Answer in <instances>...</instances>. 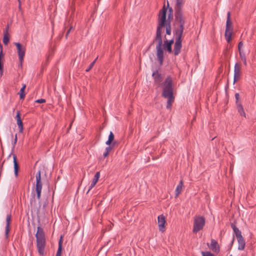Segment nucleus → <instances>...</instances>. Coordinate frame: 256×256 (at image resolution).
I'll use <instances>...</instances> for the list:
<instances>
[{"instance_id": "obj_1", "label": "nucleus", "mask_w": 256, "mask_h": 256, "mask_svg": "<svg viewBox=\"0 0 256 256\" xmlns=\"http://www.w3.org/2000/svg\"><path fill=\"white\" fill-rule=\"evenodd\" d=\"M164 13L162 14L161 16V22L160 26L157 28L156 36L154 38V41L157 42L158 44L156 46V56L157 60L160 65H162L163 64L164 56V50L162 48V40L161 36L162 32V26L164 24Z\"/></svg>"}, {"instance_id": "obj_2", "label": "nucleus", "mask_w": 256, "mask_h": 256, "mask_svg": "<svg viewBox=\"0 0 256 256\" xmlns=\"http://www.w3.org/2000/svg\"><path fill=\"white\" fill-rule=\"evenodd\" d=\"M163 92L162 95L168 98L166 108H170L172 103L174 100L173 96V83L172 78L167 77L162 84Z\"/></svg>"}, {"instance_id": "obj_3", "label": "nucleus", "mask_w": 256, "mask_h": 256, "mask_svg": "<svg viewBox=\"0 0 256 256\" xmlns=\"http://www.w3.org/2000/svg\"><path fill=\"white\" fill-rule=\"evenodd\" d=\"M36 248L39 255L43 256L44 254V250L46 246L45 234L42 228L38 226L36 234Z\"/></svg>"}, {"instance_id": "obj_4", "label": "nucleus", "mask_w": 256, "mask_h": 256, "mask_svg": "<svg viewBox=\"0 0 256 256\" xmlns=\"http://www.w3.org/2000/svg\"><path fill=\"white\" fill-rule=\"evenodd\" d=\"M166 12L167 10L165 8H163L160 12L159 14V25L158 26L157 28L160 26V22H161V16H162V14L164 13V24L162 26V32L161 34L164 32V28H166V34L168 35H170L171 34V28L170 26V20L172 18V10L171 9L170 10V14L168 16V18H166Z\"/></svg>"}, {"instance_id": "obj_5", "label": "nucleus", "mask_w": 256, "mask_h": 256, "mask_svg": "<svg viewBox=\"0 0 256 256\" xmlns=\"http://www.w3.org/2000/svg\"><path fill=\"white\" fill-rule=\"evenodd\" d=\"M205 224V220L202 216H196L194 220L193 232L196 233L202 230Z\"/></svg>"}, {"instance_id": "obj_6", "label": "nucleus", "mask_w": 256, "mask_h": 256, "mask_svg": "<svg viewBox=\"0 0 256 256\" xmlns=\"http://www.w3.org/2000/svg\"><path fill=\"white\" fill-rule=\"evenodd\" d=\"M14 44L16 47L18 59L22 66L26 53V48L20 42H14Z\"/></svg>"}, {"instance_id": "obj_7", "label": "nucleus", "mask_w": 256, "mask_h": 256, "mask_svg": "<svg viewBox=\"0 0 256 256\" xmlns=\"http://www.w3.org/2000/svg\"><path fill=\"white\" fill-rule=\"evenodd\" d=\"M42 189V183L41 182L40 172L38 171L36 174V190L38 199L40 198Z\"/></svg>"}, {"instance_id": "obj_8", "label": "nucleus", "mask_w": 256, "mask_h": 256, "mask_svg": "<svg viewBox=\"0 0 256 256\" xmlns=\"http://www.w3.org/2000/svg\"><path fill=\"white\" fill-rule=\"evenodd\" d=\"M241 70L242 66L241 64L238 63H236L234 65V82L235 83L237 82L240 77L241 75Z\"/></svg>"}, {"instance_id": "obj_9", "label": "nucleus", "mask_w": 256, "mask_h": 256, "mask_svg": "<svg viewBox=\"0 0 256 256\" xmlns=\"http://www.w3.org/2000/svg\"><path fill=\"white\" fill-rule=\"evenodd\" d=\"M179 21L180 26L179 28H178L176 32V40H182V37L184 30V21L181 18H180Z\"/></svg>"}, {"instance_id": "obj_10", "label": "nucleus", "mask_w": 256, "mask_h": 256, "mask_svg": "<svg viewBox=\"0 0 256 256\" xmlns=\"http://www.w3.org/2000/svg\"><path fill=\"white\" fill-rule=\"evenodd\" d=\"M164 41V44H162V48L164 50H167L169 52H171L172 51V45L174 42L173 40H168L166 38H165Z\"/></svg>"}, {"instance_id": "obj_11", "label": "nucleus", "mask_w": 256, "mask_h": 256, "mask_svg": "<svg viewBox=\"0 0 256 256\" xmlns=\"http://www.w3.org/2000/svg\"><path fill=\"white\" fill-rule=\"evenodd\" d=\"M166 224V220L164 216L162 215L159 216H158V225L159 230L160 232L164 231V225Z\"/></svg>"}, {"instance_id": "obj_12", "label": "nucleus", "mask_w": 256, "mask_h": 256, "mask_svg": "<svg viewBox=\"0 0 256 256\" xmlns=\"http://www.w3.org/2000/svg\"><path fill=\"white\" fill-rule=\"evenodd\" d=\"M11 221V215L8 214L6 218V226L5 228V236L6 238L8 237V233L10 230V225Z\"/></svg>"}, {"instance_id": "obj_13", "label": "nucleus", "mask_w": 256, "mask_h": 256, "mask_svg": "<svg viewBox=\"0 0 256 256\" xmlns=\"http://www.w3.org/2000/svg\"><path fill=\"white\" fill-rule=\"evenodd\" d=\"M208 246L214 252L218 253L220 251L218 243L214 240H212L210 244H208Z\"/></svg>"}, {"instance_id": "obj_14", "label": "nucleus", "mask_w": 256, "mask_h": 256, "mask_svg": "<svg viewBox=\"0 0 256 256\" xmlns=\"http://www.w3.org/2000/svg\"><path fill=\"white\" fill-rule=\"evenodd\" d=\"M182 48V40H176L174 45V54L176 56L178 55Z\"/></svg>"}, {"instance_id": "obj_15", "label": "nucleus", "mask_w": 256, "mask_h": 256, "mask_svg": "<svg viewBox=\"0 0 256 256\" xmlns=\"http://www.w3.org/2000/svg\"><path fill=\"white\" fill-rule=\"evenodd\" d=\"M13 156V161H14V176L17 177L18 176V172L19 170V165L17 161L16 156V154H14Z\"/></svg>"}, {"instance_id": "obj_16", "label": "nucleus", "mask_w": 256, "mask_h": 256, "mask_svg": "<svg viewBox=\"0 0 256 256\" xmlns=\"http://www.w3.org/2000/svg\"><path fill=\"white\" fill-rule=\"evenodd\" d=\"M100 176V172H97L96 174L94 175V178H93L92 182L90 186V188L88 190V191L87 193L89 192V191L93 188L94 186L96 184L97 182H98V180Z\"/></svg>"}, {"instance_id": "obj_17", "label": "nucleus", "mask_w": 256, "mask_h": 256, "mask_svg": "<svg viewBox=\"0 0 256 256\" xmlns=\"http://www.w3.org/2000/svg\"><path fill=\"white\" fill-rule=\"evenodd\" d=\"M238 242V250H244L245 248V240L244 238H237Z\"/></svg>"}, {"instance_id": "obj_18", "label": "nucleus", "mask_w": 256, "mask_h": 256, "mask_svg": "<svg viewBox=\"0 0 256 256\" xmlns=\"http://www.w3.org/2000/svg\"><path fill=\"white\" fill-rule=\"evenodd\" d=\"M232 228L233 229L234 232L236 235V238H242L240 231L236 228L234 224H232Z\"/></svg>"}, {"instance_id": "obj_19", "label": "nucleus", "mask_w": 256, "mask_h": 256, "mask_svg": "<svg viewBox=\"0 0 256 256\" xmlns=\"http://www.w3.org/2000/svg\"><path fill=\"white\" fill-rule=\"evenodd\" d=\"M232 228L233 229L234 232L236 235V238H242L240 231L236 228L234 224H232Z\"/></svg>"}, {"instance_id": "obj_20", "label": "nucleus", "mask_w": 256, "mask_h": 256, "mask_svg": "<svg viewBox=\"0 0 256 256\" xmlns=\"http://www.w3.org/2000/svg\"><path fill=\"white\" fill-rule=\"evenodd\" d=\"M232 35V30H226L225 38L226 41L229 42L231 40Z\"/></svg>"}, {"instance_id": "obj_21", "label": "nucleus", "mask_w": 256, "mask_h": 256, "mask_svg": "<svg viewBox=\"0 0 256 256\" xmlns=\"http://www.w3.org/2000/svg\"><path fill=\"white\" fill-rule=\"evenodd\" d=\"M240 56L241 60L244 62L245 66L247 64L246 53L244 50L239 51Z\"/></svg>"}, {"instance_id": "obj_22", "label": "nucleus", "mask_w": 256, "mask_h": 256, "mask_svg": "<svg viewBox=\"0 0 256 256\" xmlns=\"http://www.w3.org/2000/svg\"><path fill=\"white\" fill-rule=\"evenodd\" d=\"M152 76L156 82L159 84L162 81L161 76L158 72H153Z\"/></svg>"}, {"instance_id": "obj_23", "label": "nucleus", "mask_w": 256, "mask_h": 256, "mask_svg": "<svg viewBox=\"0 0 256 256\" xmlns=\"http://www.w3.org/2000/svg\"><path fill=\"white\" fill-rule=\"evenodd\" d=\"M230 12H228V13L227 20H226V30H232V23L230 20Z\"/></svg>"}, {"instance_id": "obj_24", "label": "nucleus", "mask_w": 256, "mask_h": 256, "mask_svg": "<svg viewBox=\"0 0 256 256\" xmlns=\"http://www.w3.org/2000/svg\"><path fill=\"white\" fill-rule=\"evenodd\" d=\"M183 186V182L182 180H180V184L177 186L176 190V195L178 196L182 190Z\"/></svg>"}, {"instance_id": "obj_25", "label": "nucleus", "mask_w": 256, "mask_h": 256, "mask_svg": "<svg viewBox=\"0 0 256 256\" xmlns=\"http://www.w3.org/2000/svg\"><path fill=\"white\" fill-rule=\"evenodd\" d=\"M26 88V84H24L22 87L20 88V91L18 93L20 94V99L24 100L25 97L24 90Z\"/></svg>"}, {"instance_id": "obj_26", "label": "nucleus", "mask_w": 256, "mask_h": 256, "mask_svg": "<svg viewBox=\"0 0 256 256\" xmlns=\"http://www.w3.org/2000/svg\"><path fill=\"white\" fill-rule=\"evenodd\" d=\"M237 108H238V112H239L241 116H244L246 117V114L244 113V108H243L242 106L240 104H238L237 106Z\"/></svg>"}, {"instance_id": "obj_27", "label": "nucleus", "mask_w": 256, "mask_h": 256, "mask_svg": "<svg viewBox=\"0 0 256 256\" xmlns=\"http://www.w3.org/2000/svg\"><path fill=\"white\" fill-rule=\"evenodd\" d=\"M114 140V135L113 133L112 132H110L108 136V140L106 142V144L110 146Z\"/></svg>"}, {"instance_id": "obj_28", "label": "nucleus", "mask_w": 256, "mask_h": 256, "mask_svg": "<svg viewBox=\"0 0 256 256\" xmlns=\"http://www.w3.org/2000/svg\"><path fill=\"white\" fill-rule=\"evenodd\" d=\"M184 0H176V8L177 10H180L182 4L184 3Z\"/></svg>"}, {"instance_id": "obj_29", "label": "nucleus", "mask_w": 256, "mask_h": 256, "mask_svg": "<svg viewBox=\"0 0 256 256\" xmlns=\"http://www.w3.org/2000/svg\"><path fill=\"white\" fill-rule=\"evenodd\" d=\"M62 250V240H60L59 243H58V250L57 251L56 256H61Z\"/></svg>"}, {"instance_id": "obj_30", "label": "nucleus", "mask_w": 256, "mask_h": 256, "mask_svg": "<svg viewBox=\"0 0 256 256\" xmlns=\"http://www.w3.org/2000/svg\"><path fill=\"white\" fill-rule=\"evenodd\" d=\"M10 38L8 36V34H4V38H3V42L5 45H6L8 42Z\"/></svg>"}, {"instance_id": "obj_31", "label": "nucleus", "mask_w": 256, "mask_h": 256, "mask_svg": "<svg viewBox=\"0 0 256 256\" xmlns=\"http://www.w3.org/2000/svg\"><path fill=\"white\" fill-rule=\"evenodd\" d=\"M17 124H18V127L19 128L20 132H22V131H23V130H24V128H23L22 122L21 120L17 121Z\"/></svg>"}, {"instance_id": "obj_32", "label": "nucleus", "mask_w": 256, "mask_h": 256, "mask_svg": "<svg viewBox=\"0 0 256 256\" xmlns=\"http://www.w3.org/2000/svg\"><path fill=\"white\" fill-rule=\"evenodd\" d=\"M202 256H214L210 252H202Z\"/></svg>"}, {"instance_id": "obj_33", "label": "nucleus", "mask_w": 256, "mask_h": 256, "mask_svg": "<svg viewBox=\"0 0 256 256\" xmlns=\"http://www.w3.org/2000/svg\"><path fill=\"white\" fill-rule=\"evenodd\" d=\"M98 58L97 57L96 58V60L92 63L90 64L89 66V68L88 69L86 70V72L89 71L93 67V66H94V64H95V62H96V60L98 59Z\"/></svg>"}, {"instance_id": "obj_34", "label": "nucleus", "mask_w": 256, "mask_h": 256, "mask_svg": "<svg viewBox=\"0 0 256 256\" xmlns=\"http://www.w3.org/2000/svg\"><path fill=\"white\" fill-rule=\"evenodd\" d=\"M18 140V137H17V134H15L14 139L12 142V149H14L15 147L16 144Z\"/></svg>"}, {"instance_id": "obj_35", "label": "nucleus", "mask_w": 256, "mask_h": 256, "mask_svg": "<svg viewBox=\"0 0 256 256\" xmlns=\"http://www.w3.org/2000/svg\"><path fill=\"white\" fill-rule=\"evenodd\" d=\"M16 121H18L19 120H20L21 118H20V112L19 111H17L16 112Z\"/></svg>"}, {"instance_id": "obj_36", "label": "nucleus", "mask_w": 256, "mask_h": 256, "mask_svg": "<svg viewBox=\"0 0 256 256\" xmlns=\"http://www.w3.org/2000/svg\"><path fill=\"white\" fill-rule=\"evenodd\" d=\"M3 64L1 62V61H0V76H2V74H3Z\"/></svg>"}, {"instance_id": "obj_37", "label": "nucleus", "mask_w": 256, "mask_h": 256, "mask_svg": "<svg viewBox=\"0 0 256 256\" xmlns=\"http://www.w3.org/2000/svg\"><path fill=\"white\" fill-rule=\"evenodd\" d=\"M46 102V100L44 98L38 99L35 101L36 102H38V103H43V102Z\"/></svg>"}, {"instance_id": "obj_38", "label": "nucleus", "mask_w": 256, "mask_h": 256, "mask_svg": "<svg viewBox=\"0 0 256 256\" xmlns=\"http://www.w3.org/2000/svg\"><path fill=\"white\" fill-rule=\"evenodd\" d=\"M242 46L243 43L242 42H240L238 46V51H240V50H244L242 49Z\"/></svg>"}, {"instance_id": "obj_39", "label": "nucleus", "mask_w": 256, "mask_h": 256, "mask_svg": "<svg viewBox=\"0 0 256 256\" xmlns=\"http://www.w3.org/2000/svg\"><path fill=\"white\" fill-rule=\"evenodd\" d=\"M112 147L110 146L106 147V152H110L112 150Z\"/></svg>"}, {"instance_id": "obj_40", "label": "nucleus", "mask_w": 256, "mask_h": 256, "mask_svg": "<svg viewBox=\"0 0 256 256\" xmlns=\"http://www.w3.org/2000/svg\"><path fill=\"white\" fill-rule=\"evenodd\" d=\"M8 28H9V26H8V25L5 28V30L4 31V34H8Z\"/></svg>"}, {"instance_id": "obj_41", "label": "nucleus", "mask_w": 256, "mask_h": 256, "mask_svg": "<svg viewBox=\"0 0 256 256\" xmlns=\"http://www.w3.org/2000/svg\"><path fill=\"white\" fill-rule=\"evenodd\" d=\"M4 161L2 162V164L1 166H0V176L1 175V174H2V168H3V164H4Z\"/></svg>"}, {"instance_id": "obj_42", "label": "nucleus", "mask_w": 256, "mask_h": 256, "mask_svg": "<svg viewBox=\"0 0 256 256\" xmlns=\"http://www.w3.org/2000/svg\"><path fill=\"white\" fill-rule=\"evenodd\" d=\"M235 97H236V100H238V98H239V97H240V95L238 93H236L235 94Z\"/></svg>"}, {"instance_id": "obj_43", "label": "nucleus", "mask_w": 256, "mask_h": 256, "mask_svg": "<svg viewBox=\"0 0 256 256\" xmlns=\"http://www.w3.org/2000/svg\"><path fill=\"white\" fill-rule=\"evenodd\" d=\"M3 54H2V50H1L0 52V61H1V58H2L3 56Z\"/></svg>"}, {"instance_id": "obj_44", "label": "nucleus", "mask_w": 256, "mask_h": 256, "mask_svg": "<svg viewBox=\"0 0 256 256\" xmlns=\"http://www.w3.org/2000/svg\"><path fill=\"white\" fill-rule=\"evenodd\" d=\"M108 154H109V152L105 151V152L104 153V157H106L108 156Z\"/></svg>"}, {"instance_id": "obj_45", "label": "nucleus", "mask_w": 256, "mask_h": 256, "mask_svg": "<svg viewBox=\"0 0 256 256\" xmlns=\"http://www.w3.org/2000/svg\"><path fill=\"white\" fill-rule=\"evenodd\" d=\"M179 15L178 12L176 14V17L178 18V16Z\"/></svg>"}, {"instance_id": "obj_46", "label": "nucleus", "mask_w": 256, "mask_h": 256, "mask_svg": "<svg viewBox=\"0 0 256 256\" xmlns=\"http://www.w3.org/2000/svg\"><path fill=\"white\" fill-rule=\"evenodd\" d=\"M70 30H68V32H67V34H66V36H68V33L70 32Z\"/></svg>"}, {"instance_id": "obj_47", "label": "nucleus", "mask_w": 256, "mask_h": 256, "mask_svg": "<svg viewBox=\"0 0 256 256\" xmlns=\"http://www.w3.org/2000/svg\"><path fill=\"white\" fill-rule=\"evenodd\" d=\"M234 241V238H233L232 242H233Z\"/></svg>"}, {"instance_id": "obj_48", "label": "nucleus", "mask_w": 256, "mask_h": 256, "mask_svg": "<svg viewBox=\"0 0 256 256\" xmlns=\"http://www.w3.org/2000/svg\"><path fill=\"white\" fill-rule=\"evenodd\" d=\"M230 256H232V255H230Z\"/></svg>"}]
</instances>
